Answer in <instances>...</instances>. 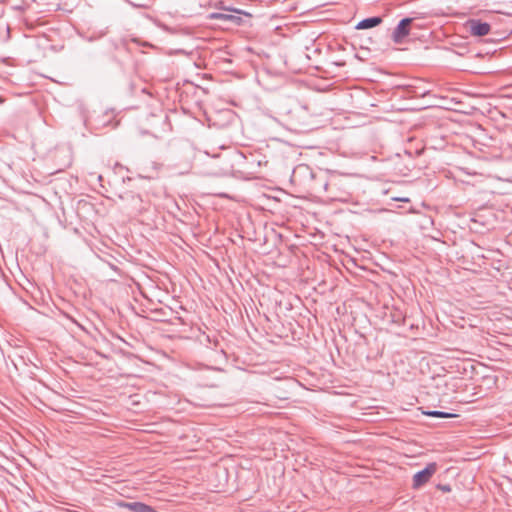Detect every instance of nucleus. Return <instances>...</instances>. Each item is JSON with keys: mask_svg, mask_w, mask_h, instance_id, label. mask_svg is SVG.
Here are the masks:
<instances>
[{"mask_svg": "<svg viewBox=\"0 0 512 512\" xmlns=\"http://www.w3.org/2000/svg\"><path fill=\"white\" fill-rule=\"evenodd\" d=\"M435 472L436 464L429 463L423 470L418 471L413 476V488L418 489L419 487L427 483Z\"/></svg>", "mask_w": 512, "mask_h": 512, "instance_id": "1", "label": "nucleus"}, {"mask_svg": "<svg viewBox=\"0 0 512 512\" xmlns=\"http://www.w3.org/2000/svg\"><path fill=\"white\" fill-rule=\"evenodd\" d=\"M470 33L474 36H485L490 31V25L486 22L472 19L468 22Z\"/></svg>", "mask_w": 512, "mask_h": 512, "instance_id": "2", "label": "nucleus"}, {"mask_svg": "<svg viewBox=\"0 0 512 512\" xmlns=\"http://www.w3.org/2000/svg\"><path fill=\"white\" fill-rule=\"evenodd\" d=\"M411 23L410 18L402 19L393 32V40L400 43L404 37L409 34L408 26Z\"/></svg>", "mask_w": 512, "mask_h": 512, "instance_id": "3", "label": "nucleus"}, {"mask_svg": "<svg viewBox=\"0 0 512 512\" xmlns=\"http://www.w3.org/2000/svg\"><path fill=\"white\" fill-rule=\"evenodd\" d=\"M382 19L380 17H371L366 18L358 22L356 25V29L363 30V29H369L372 27H375L381 23Z\"/></svg>", "mask_w": 512, "mask_h": 512, "instance_id": "4", "label": "nucleus"}, {"mask_svg": "<svg viewBox=\"0 0 512 512\" xmlns=\"http://www.w3.org/2000/svg\"><path fill=\"white\" fill-rule=\"evenodd\" d=\"M125 506L134 512H156L151 506L146 505L142 502H131L125 504Z\"/></svg>", "mask_w": 512, "mask_h": 512, "instance_id": "5", "label": "nucleus"}, {"mask_svg": "<svg viewBox=\"0 0 512 512\" xmlns=\"http://www.w3.org/2000/svg\"><path fill=\"white\" fill-rule=\"evenodd\" d=\"M425 415L427 416H430V417H440V418H452V417H456V414H453V413H447V412H442V411H438V410H431V411H427L424 413Z\"/></svg>", "mask_w": 512, "mask_h": 512, "instance_id": "6", "label": "nucleus"}, {"mask_svg": "<svg viewBox=\"0 0 512 512\" xmlns=\"http://www.w3.org/2000/svg\"><path fill=\"white\" fill-rule=\"evenodd\" d=\"M212 17L213 18H217V19H231L233 16L232 15L221 14V13H214V14H212Z\"/></svg>", "mask_w": 512, "mask_h": 512, "instance_id": "7", "label": "nucleus"}, {"mask_svg": "<svg viewBox=\"0 0 512 512\" xmlns=\"http://www.w3.org/2000/svg\"><path fill=\"white\" fill-rule=\"evenodd\" d=\"M98 180H99V181H101V180H102V176H101V175H99V176H98Z\"/></svg>", "mask_w": 512, "mask_h": 512, "instance_id": "8", "label": "nucleus"}, {"mask_svg": "<svg viewBox=\"0 0 512 512\" xmlns=\"http://www.w3.org/2000/svg\"><path fill=\"white\" fill-rule=\"evenodd\" d=\"M400 200H401V201H408V199H407V198H402V199H400Z\"/></svg>", "mask_w": 512, "mask_h": 512, "instance_id": "9", "label": "nucleus"}, {"mask_svg": "<svg viewBox=\"0 0 512 512\" xmlns=\"http://www.w3.org/2000/svg\"><path fill=\"white\" fill-rule=\"evenodd\" d=\"M2 101H3V100H2V98L0 97V103H2Z\"/></svg>", "mask_w": 512, "mask_h": 512, "instance_id": "10", "label": "nucleus"}]
</instances>
